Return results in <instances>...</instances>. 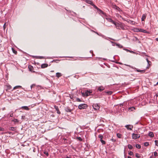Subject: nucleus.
Wrapping results in <instances>:
<instances>
[{
  "instance_id": "obj_1",
  "label": "nucleus",
  "mask_w": 158,
  "mask_h": 158,
  "mask_svg": "<svg viewBox=\"0 0 158 158\" xmlns=\"http://www.w3.org/2000/svg\"><path fill=\"white\" fill-rule=\"evenodd\" d=\"M114 24L115 26V27L117 29H122L123 30H125L124 26L123 24L121 23H118L117 22H115Z\"/></svg>"
},
{
  "instance_id": "obj_2",
  "label": "nucleus",
  "mask_w": 158,
  "mask_h": 158,
  "mask_svg": "<svg viewBox=\"0 0 158 158\" xmlns=\"http://www.w3.org/2000/svg\"><path fill=\"white\" fill-rule=\"evenodd\" d=\"M87 107V105L85 104H80L78 106V108L80 110L86 109Z\"/></svg>"
},
{
  "instance_id": "obj_3",
  "label": "nucleus",
  "mask_w": 158,
  "mask_h": 158,
  "mask_svg": "<svg viewBox=\"0 0 158 158\" xmlns=\"http://www.w3.org/2000/svg\"><path fill=\"white\" fill-rule=\"evenodd\" d=\"M124 65L126 66H128L131 68L133 69H136V70L137 72H140L142 73H144L145 72V70H140L139 69H137L136 68H135V67H133L130 65H127V64H124Z\"/></svg>"
},
{
  "instance_id": "obj_4",
  "label": "nucleus",
  "mask_w": 158,
  "mask_h": 158,
  "mask_svg": "<svg viewBox=\"0 0 158 158\" xmlns=\"http://www.w3.org/2000/svg\"><path fill=\"white\" fill-rule=\"evenodd\" d=\"M91 92H90V91H88V90L86 91H85V93H81L82 95L83 96H88L90 95V93H91Z\"/></svg>"
},
{
  "instance_id": "obj_5",
  "label": "nucleus",
  "mask_w": 158,
  "mask_h": 158,
  "mask_svg": "<svg viewBox=\"0 0 158 158\" xmlns=\"http://www.w3.org/2000/svg\"><path fill=\"white\" fill-rule=\"evenodd\" d=\"M93 108L96 110H99L100 108L99 105L97 103L94 104L93 105Z\"/></svg>"
},
{
  "instance_id": "obj_6",
  "label": "nucleus",
  "mask_w": 158,
  "mask_h": 158,
  "mask_svg": "<svg viewBox=\"0 0 158 158\" xmlns=\"http://www.w3.org/2000/svg\"><path fill=\"white\" fill-rule=\"evenodd\" d=\"M140 136V135L138 134H135V133H133L132 134V138L133 139H136L139 138Z\"/></svg>"
},
{
  "instance_id": "obj_7",
  "label": "nucleus",
  "mask_w": 158,
  "mask_h": 158,
  "mask_svg": "<svg viewBox=\"0 0 158 158\" xmlns=\"http://www.w3.org/2000/svg\"><path fill=\"white\" fill-rule=\"evenodd\" d=\"M125 127L127 128L128 130H131L133 128V126L131 125H127L125 126Z\"/></svg>"
},
{
  "instance_id": "obj_8",
  "label": "nucleus",
  "mask_w": 158,
  "mask_h": 158,
  "mask_svg": "<svg viewBox=\"0 0 158 158\" xmlns=\"http://www.w3.org/2000/svg\"><path fill=\"white\" fill-rule=\"evenodd\" d=\"M98 12L99 14L101 15H102L104 16H105L106 15V13L100 9H98Z\"/></svg>"
},
{
  "instance_id": "obj_9",
  "label": "nucleus",
  "mask_w": 158,
  "mask_h": 158,
  "mask_svg": "<svg viewBox=\"0 0 158 158\" xmlns=\"http://www.w3.org/2000/svg\"><path fill=\"white\" fill-rule=\"evenodd\" d=\"M20 109H23L27 110H30L29 108L27 106H22L20 108Z\"/></svg>"
},
{
  "instance_id": "obj_10",
  "label": "nucleus",
  "mask_w": 158,
  "mask_h": 158,
  "mask_svg": "<svg viewBox=\"0 0 158 158\" xmlns=\"http://www.w3.org/2000/svg\"><path fill=\"white\" fill-rule=\"evenodd\" d=\"M106 19H107V20L110 22L111 23H113L114 24L115 22H114V21L111 19L110 18H106Z\"/></svg>"
},
{
  "instance_id": "obj_11",
  "label": "nucleus",
  "mask_w": 158,
  "mask_h": 158,
  "mask_svg": "<svg viewBox=\"0 0 158 158\" xmlns=\"http://www.w3.org/2000/svg\"><path fill=\"white\" fill-rule=\"evenodd\" d=\"M104 89V88L102 86H99L98 88V90L100 91V92L102 91Z\"/></svg>"
},
{
  "instance_id": "obj_12",
  "label": "nucleus",
  "mask_w": 158,
  "mask_h": 158,
  "mask_svg": "<svg viewBox=\"0 0 158 158\" xmlns=\"http://www.w3.org/2000/svg\"><path fill=\"white\" fill-rule=\"evenodd\" d=\"M135 110V108L134 107H131L128 109V110L129 112L133 111Z\"/></svg>"
},
{
  "instance_id": "obj_13",
  "label": "nucleus",
  "mask_w": 158,
  "mask_h": 158,
  "mask_svg": "<svg viewBox=\"0 0 158 158\" xmlns=\"http://www.w3.org/2000/svg\"><path fill=\"white\" fill-rule=\"evenodd\" d=\"M65 111L67 112H70L72 111V110L70 109L69 107H67L65 109Z\"/></svg>"
},
{
  "instance_id": "obj_14",
  "label": "nucleus",
  "mask_w": 158,
  "mask_h": 158,
  "mask_svg": "<svg viewBox=\"0 0 158 158\" xmlns=\"http://www.w3.org/2000/svg\"><path fill=\"white\" fill-rule=\"evenodd\" d=\"M146 17V14H143L142 16L141 20L142 21H144Z\"/></svg>"
},
{
  "instance_id": "obj_15",
  "label": "nucleus",
  "mask_w": 158,
  "mask_h": 158,
  "mask_svg": "<svg viewBox=\"0 0 158 158\" xmlns=\"http://www.w3.org/2000/svg\"><path fill=\"white\" fill-rule=\"evenodd\" d=\"M48 66V64H42L41 65V67L42 68H44L47 67Z\"/></svg>"
},
{
  "instance_id": "obj_16",
  "label": "nucleus",
  "mask_w": 158,
  "mask_h": 158,
  "mask_svg": "<svg viewBox=\"0 0 158 158\" xmlns=\"http://www.w3.org/2000/svg\"><path fill=\"white\" fill-rule=\"evenodd\" d=\"M86 2L88 4H89L92 6L94 3L91 0H86Z\"/></svg>"
},
{
  "instance_id": "obj_17",
  "label": "nucleus",
  "mask_w": 158,
  "mask_h": 158,
  "mask_svg": "<svg viewBox=\"0 0 158 158\" xmlns=\"http://www.w3.org/2000/svg\"><path fill=\"white\" fill-rule=\"evenodd\" d=\"M148 136L151 137H153L154 135L152 132H150L148 133Z\"/></svg>"
},
{
  "instance_id": "obj_18",
  "label": "nucleus",
  "mask_w": 158,
  "mask_h": 158,
  "mask_svg": "<svg viewBox=\"0 0 158 158\" xmlns=\"http://www.w3.org/2000/svg\"><path fill=\"white\" fill-rule=\"evenodd\" d=\"M62 75V74L60 73H56V76L58 78H59Z\"/></svg>"
},
{
  "instance_id": "obj_19",
  "label": "nucleus",
  "mask_w": 158,
  "mask_h": 158,
  "mask_svg": "<svg viewBox=\"0 0 158 158\" xmlns=\"http://www.w3.org/2000/svg\"><path fill=\"white\" fill-rule=\"evenodd\" d=\"M114 44H115L116 45V46H118L119 48H122L123 47V46L120 44H116L115 43H114Z\"/></svg>"
},
{
  "instance_id": "obj_20",
  "label": "nucleus",
  "mask_w": 158,
  "mask_h": 158,
  "mask_svg": "<svg viewBox=\"0 0 158 158\" xmlns=\"http://www.w3.org/2000/svg\"><path fill=\"white\" fill-rule=\"evenodd\" d=\"M12 122H14L15 123H18L19 122V120L17 119H14L12 120Z\"/></svg>"
},
{
  "instance_id": "obj_21",
  "label": "nucleus",
  "mask_w": 158,
  "mask_h": 158,
  "mask_svg": "<svg viewBox=\"0 0 158 158\" xmlns=\"http://www.w3.org/2000/svg\"><path fill=\"white\" fill-rule=\"evenodd\" d=\"M105 93L106 94H107L110 95H111L112 94L113 92L111 91H108L105 92Z\"/></svg>"
},
{
  "instance_id": "obj_22",
  "label": "nucleus",
  "mask_w": 158,
  "mask_h": 158,
  "mask_svg": "<svg viewBox=\"0 0 158 158\" xmlns=\"http://www.w3.org/2000/svg\"><path fill=\"white\" fill-rule=\"evenodd\" d=\"M94 31V32H95L98 35H100V36H101L103 38H105V39H106V37L105 36H104V35H100L99 34L98 32H95L94 31Z\"/></svg>"
},
{
  "instance_id": "obj_23",
  "label": "nucleus",
  "mask_w": 158,
  "mask_h": 158,
  "mask_svg": "<svg viewBox=\"0 0 158 158\" xmlns=\"http://www.w3.org/2000/svg\"><path fill=\"white\" fill-rule=\"evenodd\" d=\"M127 22L129 23H130L132 24H134V22L130 20H128V21H127Z\"/></svg>"
},
{
  "instance_id": "obj_24",
  "label": "nucleus",
  "mask_w": 158,
  "mask_h": 158,
  "mask_svg": "<svg viewBox=\"0 0 158 158\" xmlns=\"http://www.w3.org/2000/svg\"><path fill=\"white\" fill-rule=\"evenodd\" d=\"M135 147L138 149H140L141 147L140 145L138 144H136L135 145Z\"/></svg>"
},
{
  "instance_id": "obj_25",
  "label": "nucleus",
  "mask_w": 158,
  "mask_h": 158,
  "mask_svg": "<svg viewBox=\"0 0 158 158\" xmlns=\"http://www.w3.org/2000/svg\"><path fill=\"white\" fill-rule=\"evenodd\" d=\"M117 136L118 138H120L122 137V135L119 133H117Z\"/></svg>"
},
{
  "instance_id": "obj_26",
  "label": "nucleus",
  "mask_w": 158,
  "mask_h": 158,
  "mask_svg": "<svg viewBox=\"0 0 158 158\" xmlns=\"http://www.w3.org/2000/svg\"><path fill=\"white\" fill-rule=\"evenodd\" d=\"M100 141L102 143V144H105L106 143V142L105 141L102 140V139H100Z\"/></svg>"
},
{
  "instance_id": "obj_27",
  "label": "nucleus",
  "mask_w": 158,
  "mask_h": 158,
  "mask_svg": "<svg viewBox=\"0 0 158 158\" xmlns=\"http://www.w3.org/2000/svg\"><path fill=\"white\" fill-rule=\"evenodd\" d=\"M140 32H143L144 33H146L147 32V31L145 30L141 29H140Z\"/></svg>"
},
{
  "instance_id": "obj_28",
  "label": "nucleus",
  "mask_w": 158,
  "mask_h": 158,
  "mask_svg": "<svg viewBox=\"0 0 158 158\" xmlns=\"http://www.w3.org/2000/svg\"><path fill=\"white\" fill-rule=\"evenodd\" d=\"M92 6L94 7L97 10H98V9H99L95 5H94V4H93V5H92Z\"/></svg>"
},
{
  "instance_id": "obj_29",
  "label": "nucleus",
  "mask_w": 158,
  "mask_h": 158,
  "mask_svg": "<svg viewBox=\"0 0 158 158\" xmlns=\"http://www.w3.org/2000/svg\"><path fill=\"white\" fill-rule=\"evenodd\" d=\"M15 128L14 127H11L10 128V130L12 131H14L15 130Z\"/></svg>"
},
{
  "instance_id": "obj_30",
  "label": "nucleus",
  "mask_w": 158,
  "mask_h": 158,
  "mask_svg": "<svg viewBox=\"0 0 158 158\" xmlns=\"http://www.w3.org/2000/svg\"><path fill=\"white\" fill-rule=\"evenodd\" d=\"M98 137L100 139H102L103 138V136L102 135H101V134H100L99 135H98Z\"/></svg>"
},
{
  "instance_id": "obj_31",
  "label": "nucleus",
  "mask_w": 158,
  "mask_h": 158,
  "mask_svg": "<svg viewBox=\"0 0 158 158\" xmlns=\"http://www.w3.org/2000/svg\"><path fill=\"white\" fill-rule=\"evenodd\" d=\"M149 143L148 142H145L144 143V145L145 146H147L149 145Z\"/></svg>"
},
{
  "instance_id": "obj_32",
  "label": "nucleus",
  "mask_w": 158,
  "mask_h": 158,
  "mask_svg": "<svg viewBox=\"0 0 158 158\" xmlns=\"http://www.w3.org/2000/svg\"><path fill=\"white\" fill-rule=\"evenodd\" d=\"M19 87L21 88V86H20V85L16 86L14 87L13 89H16L17 88H19Z\"/></svg>"
},
{
  "instance_id": "obj_33",
  "label": "nucleus",
  "mask_w": 158,
  "mask_h": 158,
  "mask_svg": "<svg viewBox=\"0 0 158 158\" xmlns=\"http://www.w3.org/2000/svg\"><path fill=\"white\" fill-rule=\"evenodd\" d=\"M56 110L57 113L58 114H60V111H59V110L58 109V108L57 107V108H56Z\"/></svg>"
},
{
  "instance_id": "obj_34",
  "label": "nucleus",
  "mask_w": 158,
  "mask_h": 158,
  "mask_svg": "<svg viewBox=\"0 0 158 158\" xmlns=\"http://www.w3.org/2000/svg\"><path fill=\"white\" fill-rule=\"evenodd\" d=\"M128 147L129 149H131L133 148L131 144H128Z\"/></svg>"
},
{
  "instance_id": "obj_35",
  "label": "nucleus",
  "mask_w": 158,
  "mask_h": 158,
  "mask_svg": "<svg viewBox=\"0 0 158 158\" xmlns=\"http://www.w3.org/2000/svg\"><path fill=\"white\" fill-rule=\"evenodd\" d=\"M135 156L136 157L138 158H140L141 157V156L138 153H136Z\"/></svg>"
},
{
  "instance_id": "obj_36",
  "label": "nucleus",
  "mask_w": 158,
  "mask_h": 158,
  "mask_svg": "<svg viewBox=\"0 0 158 158\" xmlns=\"http://www.w3.org/2000/svg\"><path fill=\"white\" fill-rule=\"evenodd\" d=\"M44 154H45L47 156H48V155H49L47 151H44Z\"/></svg>"
},
{
  "instance_id": "obj_37",
  "label": "nucleus",
  "mask_w": 158,
  "mask_h": 158,
  "mask_svg": "<svg viewBox=\"0 0 158 158\" xmlns=\"http://www.w3.org/2000/svg\"><path fill=\"white\" fill-rule=\"evenodd\" d=\"M140 29L139 28H135V31L137 32H140Z\"/></svg>"
},
{
  "instance_id": "obj_38",
  "label": "nucleus",
  "mask_w": 158,
  "mask_h": 158,
  "mask_svg": "<svg viewBox=\"0 0 158 158\" xmlns=\"http://www.w3.org/2000/svg\"><path fill=\"white\" fill-rule=\"evenodd\" d=\"M155 145L157 146H158V140H155Z\"/></svg>"
},
{
  "instance_id": "obj_39",
  "label": "nucleus",
  "mask_w": 158,
  "mask_h": 158,
  "mask_svg": "<svg viewBox=\"0 0 158 158\" xmlns=\"http://www.w3.org/2000/svg\"><path fill=\"white\" fill-rule=\"evenodd\" d=\"M128 154L130 156H132L133 155V153L131 151H130L129 152Z\"/></svg>"
},
{
  "instance_id": "obj_40",
  "label": "nucleus",
  "mask_w": 158,
  "mask_h": 158,
  "mask_svg": "<svg viewBox=\"0 0 158 158\" xmlns=\"http://www.w3.org/2000/svg\"><path fill=\"white\" fill-rule=\"evenodd\" d=\"M13 116V113L12 111L11 112L10 116V117H12Z\"/></svg>"
},
{
  "instance_id": "obj_41",
  "label": "nucleus",
  "mask_w": 158,
  "mask_h": 158,
  "mask_svg": "<svg viewBox=\"0 0 158 158\" xmlns=\"http://www.w3.org/2000/svg\"><path fill=\"white\" fill-rule=\"evenodd\" d=\"M154 156H158V153L157 152H155L154 153Z\"/></svg>"
},
{
  "instance_id": "obj_42",
  "label": "nucleus",
  "mask_w": 158,
  "mask_h": 158,
  "mask_svg": "<svg viewBox=\"0 0 158 158\" xmlns=\"http://www.w3.org/2000/svg\"><path fill=\"white\" fill-rule=\"evenodd\" d=\"M76 101L77 102H80L81 101V100L80 98H77L76 99Z\"/></svg>"
},
{
  "instance_id": "obj_43",
  "label": "nucleus",
  "mask_w": 158,
  "mask_h": 158,
  "mask_svg": "<svg viewBox=\"0 0 158 158\" xmlns=\"http://www.w3.org/2000/svg\"><path fill=\"white\" fill-rule=\"evenodd\" d=\"M38 57L40 59L44 58V57L43 56H39Z\"/></svg>"
},
{
  "instance_id": "obj_44",
  "label": "nucleus",
  "mask_w": 158,
  "mask_h": 158,
  "mask_svg": "<svg viewBox=\"0 0 158 158\" xmlns=\"http://www.w3.org/2000/svg\"><path fill=\"white\" fill-rule=\"evenodd\" d=\"M4 128H3L2 127H0V131H4Z\"/></svg>"
},
{
  "instance_id": "obj_45",
  "label": "nucleus",
  "mask_w": 158,
  "mask_h": 158,
  "mask_svg": "<svg viewBox=\"0 0 158 158\" xmlns=\"http://www.w3.org/2000/svg\"><path fill=\"white\" fill-rule=\"evenodd\" d=\"M129 52H130V53H134V54H135V52H134L133 51H129Z\"/></svg>"
},
{
  "instance_id": "obj_46",
  "label": "nucleus",
  "mask_w": 158,
  "mask_h": 158,
  "mask_svg": "<svg viewBox=\"0 0 158 158\" xmlns=\"http://www.w3.org/2000/svg\"><path fill=\"white\" fill-rule=\"evenodd\" d=\"M60 58H65V57H68V58H72V57H69V56H64V57H60Z\"/></svg>"
},
{
  "instance_id": "obj_47",
  "label": "nucleus",
  "mask_w": 158,
  "mask_h": 158,
  "mask_svg": "<svg viewBox=\"0 0 158 158\" xmlns=\"http://www.w3.org/2000/svg\"><path fill=\"white\" fill-rule=\"evenodd\" d=\"M77 139H78L79 140H80V141H81L82 140V139L81 138V137H78L77 138Z\"/></svg>"
},
{
  "instance_id": "obj_48",
  "label": "nucleus",
  "mask_w": 158,
  "mask_h": 158,
  "mask_svg": "<svg viewBox=\"0 0 158 158\" xmlns=\"http://www.w3.org/2000/svg\"><path fill=\"white\" fill-rule=\"evenodd\" d=\"M35 85V84H32L31 85V89H32V88Z\"/></svg>"
},
{
  "instance_id": "obj_49",
  "label": "nucleus",
  "mask_w": 158,
  "mask_h": 158,
  "mask_svg": "<svg viewBox=\"0 0 158 158\" xmlns=\"http://www.w3.org/2000/svg\"><path fill=\"white\" fill-rule=\"evenodd\" d=\"M11 87V86L10 85H9L8 86V89H10Z\"/></svg>"
},
{
  "instance_id": "obj_50",
  "label": "nucleus",
  "mask_w": 158,
  "mask_h": 158,
  "mask_svg": "<svg viewBox=\"0 0 158 158\" xmlns=\"http://www.w3.org/2000/svg\"><path fill=\"white\" fill-rule=\"evenodd\" d=\"M123 49L126 51L127 52H129V51H130V50H129L128 49Z\"/></svg>"
},
{
  "instance_id": "obj_51",
  "label": "nucleus",
  "mask_w": 158,
  "mask_h": 158,
  "mask_svg": "<svg viewBox=\"0 0 158 158\" xmlns=\"http://www.w3.org/2000/svg\"><path fill=\"white\" fill-rule=\"evenodd\" d=\"M146 60L148 63H149V62H150V61L148 60V59L147 58H146Z\"/></svg>"
},
{
  "instance_id": "obj_52",
  "label": "nucleus",
  "mask_w": 158,
  "mask_h": 158,
  "mask_svg": "<svg viewBox=\"0 0 158 158\" xmlns=\"http://www.w3.org/2000/svg\"><path fill=\"white\" fill-rule=\"evenodd\" d=\"M5 24H6V23H5L4 24V25H3V27L4 28V29H5V27H6Z\"/></svg>"
},
{
  "instance_id": "obj_53",
  "label": "nucleus",
  "mask_w": 158,
  "mask_h": 158,
  "mask_svg": "<svg viewBox=\"0 0 158 158\" xmlns=\"http://www.w3.org/2000/svg\"><path fill=\"white\" fill-rule=\"evenodd\" d=\"M120 106H123V103H121L119 104Z\"/></svg>"
},
{
  "instance_id": "obj_54",
  "label": "nucleus",
  "mask_w": 158,
  "mask_h": 158,
  "mask_svg": "<svg viewBox=\"0 0 158 158\" xmlns=\"http://www.w3.org/2000/svg\"><path fill=\"white\" fill-rule=\"evenodd\" d=\"M156 41H158V38H156Z\"/></svg>"
},
{
  "instance_id": "obj_55",
  "label": "nucleus",
  "mask_w": 158,
  "mask_h": 158,
  "mask_svg": "<svg viewBox=\"0 0 158 158\" xmlns=\"http://www.w3.org/2000/svg\"><path fill=\"white\" fill-rule=\"evenodd\" d=\"M24 116H22V119H23L24 118Z\"/></svg>"
},
{
  "instance_id": "obj_56",
  "label": "nucleus",
  "mask_w": 158,
  "mask_h": 158,
  "mask_svg": "<svg viewBox=\"0 0 158 158\" xmlns=\"http://www.w3.org/2000/svg\"><path fill=\"white\" fill-rule=\"evenodd\" d=\"M116 63H117V64H122L121 63H120V62H116Z\"/></svg>"
},
{
  "instance_id": "obj_57",
  "label": "nucleus",
  "mask_w": 158,
  "mask_h": 158,
  "mask_svg": "<svg viewBox=\"0 0 158 158\" xmlns=\"http://www.w3.org/2000/svg\"><path fill=\"white\" fill-rule=\"evenodd\" d=\"M127 158H131V157L130 156H128L127 157Z\"/></svg>"
},
{
  "instance_id": "obj_58",
  "label": "nucleus",
  "mask_w": 158,
  "mask_h": 158,
  "mask_svg": "<svg viewBox=\"0 0 158 158\" xmlns=\"http://www.w3.org/2000/svg\"><path fill=\"white\" fill-rule=\"evenodd\" d=\"M90 53H92L93 52V51L91 50L90 51Z\"/></svg>"
},
{
  "instance_id": "obj_59",
  "label": "nucleus",
  "mask_w": 158,
  "mask_h": 158,
  "mask_svg": "<svg viewBox=\"0 0 158 158\" xmlns=\"http://www.w3.org/2000/svg\"><path fill=\"white\" fill-rule=\"evenodd\" d=\"M156 96H157V97H158V94H156Z\"/></svg>"
},
{
  "instance_id": "obj_60",
  "label": "nucleus",
  "mask_w": 158,
  "mask_h": 158,
  "mask_svg": "<svg viewBox=\"0 0 158 158\" xmlns=\"http://www.w3.org/2000/svg\"><path fill=\"white\" fill-rule=\"evenodd\" d=\"M51 72H54V71L53 70H52L51 71Z\"/></svg>"
},
{
  "instance_id": "obj_61",
  "label": "nucleus",
  "mask_w": 158,
  "mask_h": 158,
  "mask_svg": "<svg viewBox=\"0 0 158 158\" xmlns=\"http://www.w3.org/2000/svg\"><path fill=\"white\" fill-rule=\"evenodd\" d=\"M124 156H125V158H126V157L125 155Z\"/></svg>"
},
{
  "instance_id": "obj_62",
  "label": "nucleus",
  "mask_w": 158,
  "mask_h": 158,
  "mask_svg": "<svg viewBox=\"0 0 158 158\" xmlns=\"http://www.w3.org/2000/svg\"><path fill=\"white\" fill-rule=\"evenodd\" d=\"M156 84L158 85V82Z\"/></svg>"
},
{
  "instance_id": "obj_63",
  "label": "nucleus",
  "mask_w": 158,
  "mask_h": 158,
  "mask_svg": "<svg viewBox=\"0 0 158 158\" xmlns=\"http://www.w3.org/2000/svg\"><path fill=\"white\" fill-rule=\"evenodd\" d=\"M111 42V43H113V42Z\"/></svg>"
},
{
  "instance_id": "obj_64",
  "label": "nucleus",
  "mask_w": 158,
  "mask_h": 158,
  "mask_svg": "<svg viewBox=\"0 0 158 158\" xmlns=\"http://www.w3.org/2000/svg\"><path fill=\"white\" fill-rule=\"evenodd\" d=\"M85 7V6H83V7Z\"/></svg>"
}]
</instances>
